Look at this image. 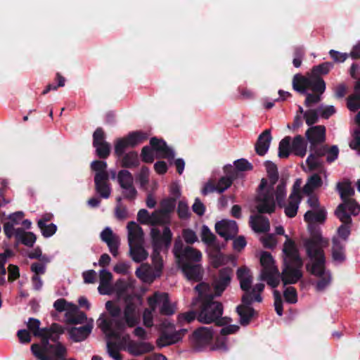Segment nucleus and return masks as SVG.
Here are the masks:
<instances>
[{
  "label": "nucleus",
  "instance_id": "61",
  "mask_svg": "<svg viewBox=\"0 0 360 360\" xmlns=\"http://www.w3.org/2000/svg\"><path fill=\"white\" fill-rule=\"evenodd\" d=\"M107 167H108V165H107L106 162L103 161V160H94L91 163V169L92 171L96 172L95 175L103 174L109 175L108 172L106 170Z\"/></svg>",
  "mask_w": 360,
  "mask_h": 360
},
{
  "label": "nucleus",
  "instance_id": "58",
  "mask_svg": "<svg viewBox=\"0 0 360 360\" xmlns=\"http://www.w3.org/2000/svg\"><path fill=\"white\" fill-rule=\"evenodd\" d=\"M41 322L39 319L34 318H30L27 322V328L34 336L41 335V333L45 332L46 328H40Z\"/></svg>",
  "mask_w": 360,
  "mask_h": 360
},
{
  "label": "nucleus",
  "instance_id": "41",
  "mask_svg": "<svg viewBox=\"0 0 360 360\" xmlns=\"http://www.w3.org/2000/svg\"><path fill=\"white\" fill-rule=\"evenodd\" d=\"M137 220L142 224H150L152 226L160 225L157 215L153 218V212L150 214L148 211L146 209H141L138 212Z\"/></svg>",
  "mask_w": 360,
  "mask_h": 360
},
{
  "label": "nucleus",
  "instance_id": "34",
  "mask_svg": "<svg viewBox=\"0 0 360 360\" xmlns=\"http://www.w3.org/2000/svg\"><path fill=\"white\" fill-rule=\"evenodd\" d=\"M301 200L302 198L289 196L288 202H285V205L282 207L284 208L285 214L288 217L293 218L297 215Z\"/></svg>",
  "mask_w": 360,
  "mask_h": 360
},
{
  "label": "nucleus",
  "instance_id": "47",
  "mask_svg": "<svg viewBox=\"0 0 360 360\" xmlns=\"http://www.w3.org/2000/svg\"><path fill=\"white\" fill-rule=\"evenodd\" d=\"M201 239L204 243L212 247V248L215 245H219L217 243L216 236L205 225L202 227Z\"/></svg>",
  "mask_w": 360,
  "mask_h": 360
},
{
  "label": "nucleus",
  "instance_id": "59",
  "mask_svg": "<svg viewBox=\"0 0 360 360\" xmlns=\"http://www.w3.org/2000/svg\"><path fill=\"white\" fill-rule=\"evenodd\" d=\"M96 148V155L101 159H106L109 157L111 151V146L108 142H105L94 146Z\"/></svg>",
  "mask_w": 360,
  "mask_h": 360
},
{
  "label": "nucleus",
  "instance_id": "60",
  "mask_svg": "<svg viewBox=\"0 0 360 360\" xmlns=\"http://www.w3.org/2000/svg\"><path fill=\"white\" fill-rule=\"evenodd\" d=\"M37 224L43 236L45 238L52 236L57 231L56 225L53 223L47 225L46 224H43L42 221H38Z\"/></svg>",
  "mask_w": 360,
  "mask_h": 360
},
{
  "label": "nucleus",
  "instance_id": "26",
  "mask_svg": "<svg viewBox=\"0 0 360 360\" xmlns=\"http://www.w3.org/2000/svg\"><path fill=\"white\" fill-rule=\"evenodd\" d=\"M129 244L142 243L143 231L135 221H129L127 224Z\"/></svg>",
  "mask_w": 360,
  "mask_h": 360
},
{
  "label": "nucleus",
  "instance_id": "32",
  "mask_svg": "<svg viewBox=\"0 0 360 360\" xmlns=\"http://www.w3.org/2000/svg\"><path fill=\"white\" fill-rule=\"evenodd\" d=\"M129 245L130 256L135 262H141L148 257V254L141 243H136V244H129Z\"/></svg>",
  "mask_w": 360,
  "mask_h": 360
},
{
  "label": "nucleus",
  "instance_id": "35",
  "mask_svg": "<svg viewBox=\"0 0 360 360\" xmlns=\"http://www.w3.org/2000/svg\"><path fill=\"white\" fill-rule=\"evenodd\" d=\"M291 150L297 156L304 157L307 153V143L301 135L294 137L291 143Z\"/></svg>",
  "mask_w": 360,
  "mask_h": 360
},
{
  "label": "nucleus",
  "instance_id": "8",
  "mask_svg": "<svg viewBox=\"0 0 360 360\" xmlns=\"http://www.w3.org/2000/svg\"><path fill=\"white\" fill-rule=\"evenodd\" d=\"M272 191L269 189L256 198V209L260 215L271 214L275 212L276 202Z\"/></svg>",
  "mask_w": 360,
  "mask_h": 360
},
{
  "label": "nucleus",
  "instance_id": "43",
  "mask_svg": "<svg viewBox=\"0 0 360 360\" xmlns=\"http://www.w3.org/2000/svg\"><path fill=\"white\" fill-rule=\"evenodd\" d=\"M99 278L100 285L98 289L101 294L105 295L108 292L106 290H108L110 288L112 275L109 271L102 269L100 271Z\"/></svg>",
  "mask_w": 360,
  "mask_h": 360
},
{
  "label": "nucleus",
  "instance_id": "55",
  "mask_svg": "<svg viewBox=\"0 0 360 360\" xmlns=\"http://www.w3.org/2000/svg\"><path fill=\"white\" fill-rule=\"evenodd\" d=\"M233 169L236 172L237 179L240 172L250 171L253 169V166L246 159L241 158L234 162Z\"/></svg>",
  "mask_w": 360,
  "mask_h": 360
},
{
  "label": "nucleus",
  "instance_id": "62",
  "mask_svg": "<svg viewBox=\"0 0 360 360\" xmlns=\"http://www.w3.org/2000/svg\"><path fill=\"white\" fill-rule=\"evenodd\" d=\"M306 163L310 171L319 169L322 167V162L319 160V158L313 153H311L307 157Z\"/></svg>",
  "mask_w": 360,
  "mask_h": 360
},
{
  "label": "nucleus",
  "instance_id": "1",
  "mask_svg": "<svg viewBox=\"0 0 360 360\" xmlns=\"http://www.w3.org/2000/svg\"><path fill=\"white\" fill-rule=\"evenodd\" d=\"M329 245V240L323 238L319 229L311 230L310 237L304 241V247L311 262L306 264L307 271L318 277L316 284L317 291H323L331 282V274L326 268V256L323 249Z\"/></svg>",
  "mask_w": 360,
  "mask_h": 360
},
{
  "label": "nucleus",
  "instance_id": "38",
  "mask_svg": "<svg viewBox=\"0 0 360 360\" xmlns=\"http://www.w3.org/2000/svg\"><path fill=\"white\" fill-rule=\"evenodd\" d=\"M322 184L321 177L318 174H314L307 179L302 188V192L307 195H311L315 189L320 188Z\"/></svg>",
  "mask_w": 360,
  "mask_h": 360
},
{
  "label": "nucleus",
  "instance_id": "7",
  "mask_svg": "<svg viewBox=\"0 0 360 360\" xmlns=\"http://www.w3.org/2000/svg\"><path fill=\"white\" fill-rule=\"evenodd\" d=\"M213 337L212 330L208 327H200L191 335L189 340L191 347L195 350H200L207 345Z\"/></svg>",
  "mask_w": 360,
  "mask_h": 360
},
{
  "label": "nucleus",
  "instance_id": "18",
  "mask_svg": "<svg viewBox=\"0 0 360 360\" xmlns=\"http://www.w3.org/2000/svg\"><path fill=\"white\" fill-rule=\"evenodd\" d=\"M224 170L226 176L221 177L216 184L219 193H222L229 188L232 185L233 181L236 179V172L233 169L232 165H226L224 167Z\"/></svg>",
  "mask_w": 360,
  "mask_h": 360
},
{
  "label": "nucleus",
  "instance_id": "20",
  "mask_svg": "<svg viewBox=\"0 0 360 360\" xmlns=\"http://www.w3.org/2000/svg\"><path fill=\"white\" fill-rule=\"evenodd\" d=\"M271 139L270 129H266L259 135L255 143V151L257 155L264 156L267 153Z\"/></svg>",
  "mask_w": 360,
  "mask_h": 360
},
{
  "label": "nucleus",
  "instance_id": "13",
  "mask_svg": "<svg viewBox=\"0 0 360 360\" xmlns=\"http://www.w3.org/2000/svg\"><path fill=\"white\" fill-rule=\"evenodd\" d=\"M100 237L107 244L111 254L116 257L120 243L119 236L115 234L110 228L106 227L101 233Z\"/></svg>",
  "mask_w": 360,
  "mask_h": 360
},
{
  "label": "nucleus",
  "instance_id": "4",
  "mask_svg": "<svg viewBox=\"0 0 360 360\" xmlns=\"http://www.w3.org/2000/svg\"><path fill=\"white\" fill-rule=\"evenodd\" d=\"M153 251L151 255L152 260L157 258L160 260L161 255L160 252L162 247L165 246L167 249L171 244L172 239V233L169 226H165L163 233L161 234L160 231L157 228H153L150 231Z\"/></svg>",
  "mask_w": 360,
  "mask_h": 360
},
{
  "label": "nucleus",
  "instance_id": "14",
  "mask_svg": "<svg viewBox=\"0 0 360 360\" xmlns=\"http://www.w3.org/2000/svg\"><path fill=\"white\" fill-rule=\"evenodd\" d=\"M150 144L152 150L159 153L162 158L174 159V152L162 139H158L155 136L152 137L150 140Z\"/></svg>",
  "mask_w": 360,
  "mask_h": 360
},
{
  "label": "nucleus",
  "instance_id": "31",
  "mask_svg": "<svg viewBox=\"0 0 360 360\" xmlns=\"http://www.w3.org/2000/svg\"><path fill=\"white\" fill-rule=\"evenodd\" d=\"M332 258L335 262L341 264L346 260L345 245L338 238L333 239Z\"/></svg>",
  "mask_w": 360,
  "mask_h": 360
},
{
  "label": "nucleus",
  "instance_id": "22",
  "mask_svg": "<svg viewBox=\"0 0 360 360\" xmlns=\"http://www.w3.org/2000/svg\"><path fill=\"white\" fill-rule=\"evenodd\" d=\"M250 226L256 233H266L270 230L269 219L260 214L250 216Z\"/></svg>",
  "mask_w": 360,
  "mask_h": 360
},
{
  "label": "nucleus",
  "instance_id": "15",
  "mask_svg": "<svg viewBox=\"0 0 360 360\" xmlns=\"http://www.w3.org/2000/svg\"><path fill=\"white\" fill-rule=\"evenodd\" d=\"M95 190L103 198H108L111 193L110 184L109 183V175L98 174L94 175Z\"/></svg>",
  "mask_w": 360,
  "mask_h": 360
},
{
  "label": "nucleus",
  "instance_id": "57",
  "mask_svg": "<svg viewBox=\"0 0 360 360\" xmlns=\"http://www.w3.org/2000/svg\"><path fill=\"white\" fill-rule=\"evenodd\" d=\"M128 148L130 147L125 137L117 139L115 141V155L117 158H120L124 154H125L124 152Z\"/></svg>",
  "mask_w": 360,
  "mask_h": 360
},
{
  "label": "nucleus",
  "instance_id": "19",
  "mask_svg": "<svg viewBox=\"0 0 360 360\" xmlns=\"http://www.w3.org/2000/svg\"><path fill=\"white\" fill-rule=\"evenodd\" d=\"M208 255L211 265L215 269L226 264L231 259L230 256L226 255L221 252L219 245H217L212 248L209 251Z\"/></svg>",
  "mask_w": 360,
  "mask_h": 360
},
{
  "label": "nucleus",
  "instance_id": "2",
  "mask_svg": "<svg viewBox=\"0 0 360 360\" xmlns=\"http://www.w3.org/2000/svg\"><path fill=\"white\" fill-rule=\"evenodd\" d=\"M198 295L193 299L192 305L198 309V321L205 324L215 322L217 326H224L231 319L222 317L224 307L221 302L214 301L217 297L212 295L210 284L200 282L195 287Z\"/></svg>",
  "mask_w": 360,
  "mask_h": 360
},
{
  "label": "nucleus",
  "instance_id": "63",
  "mask_svg": "<svg viewBox=\"0 0 360 360\" xmlns=\"http://www.w3.org/2000/svg\"><path fill=\"white\" fill-rule=\"evenodd\" d=\"M285 300L290 304H295L297 302V294L294 287H288L283 292Z\"/></svg>",
  "mask_w": 360,
  "mask_h": 360
},
{
  "label": "nucleus",
  "instance_id": "9",
  "mask_svg": "<svg viewBox=\"0 0 360 360\" xmlns=\"http://www.w3.org/2000/svg\"><path fill=\"white\" fill-rule=\"evenodd\" d=\"M124 301L126 302L124 309V319L126 324L129 328L136 326L140 322V317L136 311V305L133 302V297L128 295L125 297Z\"/></svg>",
  "mask_w": 360,
  "mask_h": 360
},
{
  "label": "nucleus",
  "instance_id": "49",
  "mask_svg": "<svg viewBox=\"0 0 360 360\" xmlns=\"http://www.w3.org/2000/svg\"><path fill=\"white\" fill-rule=\"evenodd\" d=\"M337 190L340 193L342 202L350 200L349 197L354 194V191L349 183H338L337 184Z\"/></svg>",
  "mask_w": 360,
  "mask_h": 360
},
{
  "label": "nucleus",
  "instance_id": "36",
  "mask_svg": "<svg viewBox=\"0 0 360 360\" xmlns=\"http://www.w3.org/2000/svg\"><path fill=\"white\" fill-rule=\"evenodd\" d=\"M121 159V165L124 168H134L139 165V155L136 151H129L124 154Z\"/></svg>",
  "mask_w": 360,
  "mask_h": 360
},
{
  "label": "nucleus",
  "instance_id": "46",
  "mask_svg": "<svg viewBox=\"0 0 360 360\" xmlns=\"http://www.w3.org/2000/svg\"><path fill=\"white\" fill-rule=\"evenodd\" d=\"M117 179L119 185L121 188H126V186H131L134 185V178L130 172L127 169H122L119 171Z\"/></svg>",
  "mask_w": 360,
  "mask_h": 360
},
{
  "label": "nucleus",
  "instance_id": "44",
  "mask_svg": "<svg viewBox=\"0 0 360 360\" xmlns=\"http://www.w3.org/2000/svg\"><path fill=\"white\" fill-rule=\"evenodd\" d=\"M308 89H311L314 93L322 95L326 90V83L321 77L311 75Z\"/></svg>",
  "mask_w": 360,
  "mask_h": 360
},
{
  "label": "nucleus",
  "instance_id": "39",
  "mask_svg": "<svg viewBox=\"0 0 360 360\" xmlns=\"http://www.w3.org/2000/svg\"><path fill=\"white\" fill-rule=\"evenodd\" d=\"M124 137L127 139L129 147L134 148L137 145L147 140L148 135L147 133L141 131H135L129 133V134Z\"/></svg>",
  "mask_w": 360,
  "mask_h": 360
},
{
  "label": "nucleus",
  "instance_id": "17",
  "mask_svg": "<svg viewBox=\"0 0 360 360\" xmlns=\"http://www.w3.org/2000/svg\"><path fill=\"white\" fill-rule=\"evenodd\" d=\"M155 347L150 342H136L130 340L127 344V352L134 356H139L153 351Z\"/></svg>",
  "mask_w": 360,
  "mask_h": 360
},
{
  "label": "nucleus",
  "instance_id": "12",
  "mask_svg": "<svg viewBox=\"0 0 360 360\" xmlns=\"http://www.w3.org/2000/svg\"><path fill=\"white\" fill-rule=\"evenodd\" d=\"M179 266L184 276L188 281L199 282L202 279L204 270L201 264L186 262Z\"/></svg>",
  "mask_w": 360,
  "mask_h": 360
},
{
  "label": "nucleus",
  "instance_id": "30",
  "mask_svg": "<svg viewBox=\"0 0 360 360\" xmlns=\"http://www.w3.org/2000/svg\"><path fill=\"white\" fill-rule=\"evenodd\" d=\"M347 106L352 112H355L360 108V79H358L355 82L354 94L347 98Z\"/></svg>",
  "mask_w": 360,
  "mask_h": 360
},
{
  "label": "nucleus",
  "instance_id": "50",
  "mask_svg": "<svg viewBox=\"0 0 360 360\" xmlns=\"http://www.w3.org/2000/svg\"><path fill=\"white\" fill-rule=\"evenodd\" d=\"M46 335L51 341L57 344L60 338V335L63 333V329L61 326L58 323H53L50 328H46Z\"/></svg>",
  "mask_w": 360,
  "mask_h": 360
},
{
  "label": "nucleus",
  "instance_id": "5",
  "mask_svg": "<svg viewBox=\"0 0 360 360\" xmlns=\"http://www.w3.org/2000/svg\"><path fill=\"white\" fill-rule=\"evenodd\" d=\"M233 276V270L231 267L226 266L219 269L210 285L212 295L218 297H221L230 285Z\"/></svg>",
  "mask_w": 360,
  "mask_h": 360
},
{
  "label": "nucleus",
  "instance_id": "21",
  "mask_svg": "<svg viewBox=\"0 0 360 360\" xmlns=\"http://www.w3.org/2000/svg\"><path fill=\"white\" fill-rule=\"evenodd\" d=\"M202 259V254L200 250L191 246L184 248V251L179 258L178 262L179 265H183L186 262L198 263Z\"/></svg>",
  "mask_w": 360,
  "mask_h": 360
},
{
  "label": "nucleus",
  "instance_id": "40",
  "mask_svg": "<svg viewBox=\"0 0 360 360\" xmlns=\"http://www.w3.org/2000/svg\"><path fill=\"white\" fill-rule=\"evenodd\" d=\"M260 264L263 269L261 272L277 271V266L275 265L274 259L269 252H263L260 257Z\"/></svg>",
  "mask_w": 360,
  "mask_h": 360
},
{
  "label": "nucleus",
  "instance_id": "6",
  "mask_svg": "<svg viewBox=\"0 0 360 360\" xmlns=\"http://www.w3.org/2000/svg\"><path fill=\"white\" fill-rule=\"evenodd\" d=\"M174 198H164L160 201V208L153 212V218L157 215L160 225H169L171 223V214L176 207Z\"/></svg>",
  "mask_w": 360,
  "mask_h": 360
},
{
  "label": "nucleus",
  "instance_id": "42",
  "mask_svg": "<svg viewBox=\"0 0 360 360\" xmlns=\"http://www.w3.org/2000/svg\"><path fill=\"white\" fill-rule=\"evenodd\" d=\"M264 165L270 182L269 189L274 190V185L278 181L279 177L277 166L271 161H266Z\"/></svg>",
  "mask_w": 360,
  "mask_h": 360
},
{
  "label": "nucleus",
  "instance_id": "29",
  "mask_svg": "<svg viewBox=\"0 0 360 360\" xmlns=\"http://www.w3.org/2000/svg\"><path fill=\"white\" fill-rule=\"evenodd\" d=\"M327 212L324 207L315 210H308L304 215V219L311 224L314 223L323 224L326 219Z\"/></svg>",
  "mask_w": 360,
  "mask_h": 360
},
{
  "label": "nucleus",
  "instance_id": "28",
  "mask_svg": "<svg viewBox=\"0 0 360 360\" xmlns=\"http://www.w3.org/2000/svg\"><path fill=\"white\" fill-rule=\"evenodd\" d=\"M15 238L16 240V245L19 243L27 246L32 247L36 242L37 236L32 232H26L22 228L16 229L15 231Z\"/></svg>",
  "mask_w": 360,
  "mask_h": 360
},
{
  "label": "nucleus",
  "instance_id": "27",
  "mask_svg": "<svg viewBox=\"0 0 360 360\" xmlns=\"http://www.w3.org/2000/svg\"><path fill=\"white\" fill-rule=\"evenodd\" d=\"M236 276L240 281V288L245 292L250 291L252 282L250 269L246 266H241L238 269Z\"/></svg>",
  "mask_w": 360,
  "mask_h": 360
},
{
  "label": "nucleus",
  "instance_id": "10",
  "mask_svg": "<svg viewBox=\"0 0 360 360\" xmlns=\"http://www.w3.org/2000/svg\"><path fill=\"white\" fill-rule=\"evenodd\" d=\"M326 127L323 125L310 127L305 132V136L309 142V149H313L316 145H319L326 141Z\"/></svg>",
  "mask_w": 360,
  "mask_h": 360
},
{
  "label": "nucleus",
  "instance_id": "45",
  "mask_svg": "<svg viewBox=\"0 0 360 360\" xmlns=\"http://www.w3.org/2000/svg\"><path fill=\"white\" fill-rule=\"evenodd\" d=\"M281 275L278 269L277 271L261 272L260 279L266 281L269 285L275 288L279 285Z\"/></svg>",
  "mask_w": 360,
  "mask_h": 360
},
{
  "label": "nucleus",
  "instance_id": "51",
  "mask_svg": "<svg viewBox=\"0 0 360 360\" xmlns=\"http://www.w3.org/2000/svg\"><path fill=\"white\" fill-rule=\"evenodd\" d=\"M122 343L120 342L108 341L107 342V350L109 356L115 360H122V355L120 354V350Z\"/></svg>",
  "mask_w": 360,
  "mask_h": 360
},
{
  "label": "nucleus",
  "instance_id": "56",
  "mask_svg": "<svg viewBox=\"0 0 360 360\" xmlns=\"http://www.w3.org/2000/svg\"><path fill=\"white\" fill-rule=\"evenodd\" d=\"M195 319H198V309L196 307H194V310L179 314L177 318L181 326H183L184 323H190Z\"/></svg>",
  "mask_w": 360,
  "mask_h": 360
},
{
  "label": "nucleus",
  "instance_id": "11",
  "mask_svg": "<svg viewBox=\"0 0 360 360\" xmlns=\"http://www.w3.org/2000/svg\"><path fill=\"white\" fill-rule=\"evenodd\" d=\"M188 330L183 328L169 333L163 331L156 340L157 346L160 348L174 345L179 342L187 333Z\"/></svg>",
  "mask_w": 360,
  "mask_h": 360
},
{
  "label": "nucleus",
  "instance_id": "64",
  "mask_svg": "<svg viewBox=\"0 0 360 360\" xmlns=\"http://www.w3.org/2000/svg\"><path fill=\"white\" fill-rule=\"evenodd\" d=\"M304 118L308 126L313 127L318 122L319 115L316 110H308L304 112Z\"/></svg>",
  "mask_w": 360,
  "mask_h": 360
},
{
  "label": "nucleus",
  "instance_id": "48",
  "mask_svg": "<svg viewBox=\"0 0 360 360\" xmlns=\"http://www.w3.org/2000/svg\"><path fill=\"white\" fill-rule=\"evenodd\" d=\"M291 137L285 136L279 143L278 157L280 158H287L289 157L291 150Z\"/></svg>",
  "mask_w": 360,
  "mask_h": 360
},
{
  "label": "nucleus",
  "instance_id": "53",
  "mask_svg": "<svg viewBox=\"0 0 360 360\" xmlns=\"http://www.w3.org/2000/svg\"><path fill=\"white\" fill-rule=\"evenodd\" d=\"M333 68V63L331 62H325L318 65L314 66L311 69V75L321 77L327 75Z\"/></svg>",
  "mask_w": 360,
  "mask_h": 360
},
{
  "label": "nucleus",
  "instance_id": "52",
  "mask_svg": "<svg viewBox=\"0 0 360 360\" xmlns=\"http://www.w3.org/2000/svg\"><path fill=\"white\" fill-rule=\"evenodd\" d=\"M285 182L281 180L276 187L275 192L276 201L279 207H283L285 205V199L286 195Z\"/></svg>",
  "mask_w": 360,
  "mask_h": 360
},
{
  "label": "nucleus",
  "instance_id": "33",
  "mask_svg": "<svg viewBox=\"0 0 360 360\" xmlns=\"http://www.w3.org/2000/svg\"><path fill=\"white\" fill-rule=\"evenodd\" d=\"M236 311L240 316L239 322L243 326L250 323L255 314V309L252 307L245 305H238L236 307Z\"/></svg>",
  "mask_w": 360,
  "mask_h": 360
},
{
  "label": "nucleus",
  "instance_id": "16",
  "mask_svg": "<svg viewBox=\"0 0 360 360\" xmlns=\"http://www.w3.org/2000/svg\"><path fill=\"white\" fill-rule=\"evenodd\" d=\"M45 332L41 333V335H38V338H41V345L39 344H33L31 346V351L34 354V351L39 350L43 354H51L53 352V351H56V348L59 346H64L61 342H58L57 344L53 345L49 342L50 339L47 336L46 330Z\"/></svg>",
  "mask_w": 360,
  "mask_h": 360
},
{
  "label": "nucleus",
  "instance_id": "23",
  "mask_svg": "<svg viewBox=\"0 0 360 360\" xmlns=\"http://www.w3.org/2000/svg\"><path fill=\"white\" fill-rule=\"evenodd\" d=\"M65 316L67 323L70 324H80L87 319L86 314L79 311L75 304H70L68 311H66Z\"/></svg>",
  "mask_w": 360,
  "mask_h": 360
},
{
  "label": "nucleus",
  "instance_id": "3",
  "mask_svg": "<svg viewBox=\"0 0 360 360\" xmlns=\"http://www.w3.org/2000/svg\"><path fill=\"white\" fill-rule=\"evenodd\" d=\"M285 238L286 240L283 248V269L281 275L284 285L295 284L303 276V260L296 244L288 236H285Z\"/></svg>",
  "mask_w": 360,
  "mask_h": 360
},
{
  "label": "nucleus",
  "instance_id": "25",
  "mask_svg": "<svg viewBox=\"0 0 360 360\" xmlns=\"http://www.w3.org/2000/svg\"><path fill=\"white\" fill-rule=\"evenodd\" d=\"M93 328L92 323H86L80 327H72L69 330V334L71 339L75 342H81L84 340L91 333Z\"/></svg>",
  "mask_w": 360,
  "mask_h": 360
},
{
  "label": "nucleus",
  "instance_id": "37",
  "mask_svg": "<svg viewBox=\"0 0 360 360\" xmlns=\"http://www.w3.org/2000/svg\"><path fill=\"white\" fill-rule=\"evenodd\" d=\"M309 84V77H306L300 74H297L292 79V88L295 91L301 94H305L308 90Z\"/></svg>",
  "mask_w": 360,
  "mask_h": 360
},
{
  "label": "nucleus",
  "instance_id": "54",
  "mask_svg": "<svg viewBox=\"0 0 360 360\" xmlns=\"http://www.w3.org/2000/svg\"><path fill=\"white\" fill-rule=\"evenodd\" d=\"M335 214L336 217L344 224H351L352 218L350 214L347 212L345 204H340L335 210Z\"/></svg>",
  "mask_w": 360,
  "mask_h": 360
},
{
  "label": "nucleus",
  "instance_id": "24",
  "mask_svg": "<svg viewBox=\"0 0 360 360\" xmlns=\"http://www.w3.org/2000/svg\"><path fill=\"white\" fill-rule=\"evenodd\" d=\"M67 354L68 351L65 346L58 347L56 351L48 355L39 350L34 351V356L39 360H66Z\"/></svg>",
  "mask_w": 360,
  "mask_h": 360
}]
</instances>
